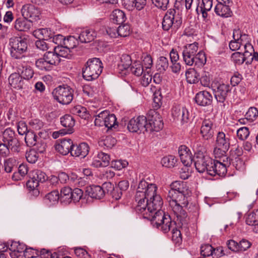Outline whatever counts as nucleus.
<instances>
[{
    "label": "nucleus",
    "mask_w": 258,
    "mask_h": 258,
    "mask_svg": "<svg viewBox=\"0 0 258 258\" xmlns=\"http://www.w3.org/2000/svg\"><path fill=\"white\" fill-rule=\"evenodd\" d=\"M157 189L156 184L141 180L135 196L136 210L145 218L150 220L154 226L167 233L170 229L172 221L170 216L161 210L163 202L161 196L157 194Z\"/></svg>",
    "instance_id": "1"
},
{
    "label": "nucleus",
    "mask_w": 258,
    "mask_h": 258,
    "mask_svg": "<svg viewBox=\"0 0 258 258\" xmlns=\"http://www.w3.org/2000/svg\"><path fill=\"white\" fill-rule=\"evenodd\" d=\"M190 196V195L180 194L174 190H169L167 196V200L177 218V221L182 225H186L189 221L187 214L183 208L187 206L188 198Z\"/></svg>",
    "instance_id": "2"
},
{
    "label": "nucleus",
    "mask_w": 258,
    "mask_h": 258,
    "mask_svg": "<svg viewBox=\"0 0 258 258\" xmlns=\"http://www.w3.org/2000/svg\"><path fill=\"white\" fill-rule=\"evenodd\" d=\"M193 148L196 151L194 164L196 170L200 173L206 172L209 174L213 159L206 153L204 147L201 144L195 143Z\"/></svg>",
    "instance_id": "3"
},
{
    "label": "nucleus",
    "mask_w": 258,
    "mask_h": 258,
    "mask_svg": "<svg viewBox=\"0 0 258 258\" xmlns=\"http://www.w3.org/2000/svg\"><path fill=\"white\" fill-rule=\"evenodd\" d=\"M103 64L99 58L89 59L83 69V77L87 81H92L99 77L102 72Z\"/></svg>",
    "instance_id": "4"
},
{
    "label": "nucleus",
    "mask_w": 258,
    "mask_h": 258,
    "mask_svg": "<svg viewBox=\"0 0 258 258\" xmlns=\"http://www.w3.org/2000/svg\"><path fill=\"white\" fill-rule=\"evenodd\" d=\"M60 61L54 50L46 52L43 57L37 59L35 62L36 67L40 70L49 71L54 66L58 64Z\"/></svg>",
    "instance_id": "5"
},
{
    "label": "nucleus",
    "mask_w": 258,
    "mask_h": 258,
    "mask_svg": "<svg viewBox=\"0 0 258 258\" xmlns=\"http://www.w3.org/2000/svg\"><path fill=\"white\" fill-rule=\"evenodd\" d=\"M52 93L54 99L62 104H69L73 99V91L68 86H59Z\"/></svg>",
    "instance_id": "6"
},
{
    "label": "nucleus",
    "mask_w": 258,
    "mask_h": 258,
    "mask_svg": "<svg viewBox=\"0 0 258 258\" xmlns=\"http://www.w3.org/2000/svg\"><path fill=\"white\" fill-rule=\"evenodd\" d=\"M11 55L15 59H20L23 56V53L27 48L26 41L21 37H14L10 39Z\"/></svg>",
    "instance_id": "7"
},
{
    "label": "nucleus",
    "mask_w": 258,
    "mask_h": 258,
    "mask_svg": "<svg viewBox=\"0 0 258 258\" xmlns=\"http://www.w3.org/2000/svg\"><path fill=\"white\" fill-rule=\"evenodd\" d=\"M181 23V18L178 15H176L175 10L169 9L163 18L162 27L166 31H168L170 28L176 30L180 26Z\"/></svg>",
    "instance_id": "8"
},
{
    "label": "nucleus",
    "mask_w": 258,
    "mask_h": 258,
    "mask_svg": "<svg viewBox=\"0 0 258 258\" xmlns=\"http://www.w3.org/2000/svg\"><path fill=\"white\" fill-rule=\"evenodd\" d=\"M163 127V122L159 113L151 110L148 116L147 132H159Z\"/></svg>",
    "instance_id": "9"
},
{
    "label": "nucleus",
    "mask_w": 258,
    "mask_h": 258,
    "mask_svg": "<svg viewBox=\"0 0 258 258\" xmlns=\"http://www.w3.org/2000/svg\"><path fill=\"white\" fill-rule=\"evenodd\" d=\"M233 40L229 42V48L232 51H235L240 48L241 45L243 46L245 49V45L250 44L249 42V37L248 35L242 34L239 29H234L233 32Z\"/></svg>",
    "instance_id": "10"
},
{
    "label": "nucleus",
    "mask_w": 258,
    "mask_h": 258,
    "mask_svg": "<svg viewBox=\"0 0 258 258\" xmlns=\"http://www.w3.org/2000/svg\"><path fill=\"white\" fill-rule=\"evenodd\" d=\"M222 160H213L212 166L209 170V174L211 176L218 175L224 176L227 172L226 167L230 164V159L227 156L223 157Z\"/></svg>",
    "instance_id": "11"
},
{
    "label": "nucleus",
    "mask_w": 258,
    "mask_h": 258,
    "mask_svg": "<svg viewBox=\"0 0 258 258\" xmlns=\"http://www.w3.org/2000/svg\"><path fill=\"white\" fill-rule=\"evenodd\" d=\"M199 44L195 42L184 47L182 51L183 61L186 65L191 66L194 64V59L198 50Z\"/></svg>",
    "instance_id": "12"
},
{
    "label": "nucleus",
    "mask_w": 258,
    "mask_h": 258,
    "mask_svg": "<svg viewBox=\"0 0 258 258\" xmlns=\"http://www.w3.org/2000/svg\"><path fill=\"white\" fill-rule=\"evenodd\" d=\"M146 117L143 115L132 118L128 123L127 128L130 132L147 131Z\"/></svg>",
    "instance_id": "13"
},
{
    "label": "nucleus",
    "mask_w": 258,
    "mask_h": 258,
    "mask_svg": "<svg viewBox=\"0 0 258 258\" xmlns=\"http://www.w3.org/2000/svg\"><path fill=\"white\" fill-rule=\"evenodd\" d=\"M253 48L251 44L245 45V50L242 52H236L231 55L232 60L236 64L240 65L243 63L249 57L251 52H253Z\"/></svg>",
    "instance_id": "14"
},
{
    "label": "nucleus",
    "mask_w": 258,
    "mask_h": 258,
    "mask_svg": "<svg viewBox=\"0 0 258 258\" xmlns=\"http://www.w3.org/2000/svg\"><path fill=\"white\" fill-rule=\"evenodd\" d=\"M216 144L217 147L214 149V153L216 157H219L218 152H222L224 154L228 150L230 145L229 141L224 133L219 132L217 137Z\"/></svg>",
    "instance_id": "15"
},
{
    "label": "nucleus",
    "mask_w": 258,
    "mask_h": 258,
    "mask_svg": "<svg viewBox=\"0 0 258 258\" xmlns=\"http://www.w3.org/2000/svg\"><path fill=\"white\" fill-rule=\"evenodd\" d=\"M21 12L24 18L31 19L30 22L39 19L40 11L37 7L32 5L27 4L23 6Z\"/></svg>",
    "instance_id": "16"
},
{
    "label": "nucleus",
    "mask_w": 258,
    "mask_h": 258,
    "mask_svg": "<svg viewBox=\"0 0 258 258\" xmlns=\"http://www.w3.org/2000/svg\"><path fill=\"white\" fill-rule=\"evenodd\" d=\"M172 115L175 119L180 120L182 123H186L189 120L190 113L184 107L178 105L172 108Z\"/></svg>",
    "instance_id": "17"
},
{
    "label": "nucleus",
    "mask_w": 258,
    "mask_h": 258,
    "mask_svg": "<svg viewBox=\"0 0 258 258\" xmlns=\"http://www.w3.org/2000/svg\"><path fill=\"white\" fill-rule=\"evenodd\" d=\"M214 121L213 119L205 118L203 121L200 133L204 140H209L214 135Z\"/></svg>",
    "instance_id": "18"
},
{
    "label": "nucleus",
    "mask_w": 258,
    "mask_h": 258,
    "mask_svg": "<svg viewBox=\"0 0 258 258\" xmlns=\"http://www.w3.org/2000/svg\"><path fill=\"white\" fill-rule=\"evenodd\" d=\"M178 154L183 164L186 166H190L192 162V156L190 150L185 145L179 147Z\"/></svg>",
    "instance_id": "19"
},
{
    "label": "nucleus",
    "mask_w": 258,
    "mask_h": 258,
    "mask_svg": "<svg viewBox=\"0 0 258 258\" xmlns=\"http://www.w3.org/2000/svg\"><path fill=\"white\" fill-rule=\"evenodd\" d=\"M73 141L70 139H63L60 143L55 146V150L60 154L66 155L69 153L71 154L73 146Z\"/></svg>",
    "instance_id": "20"
},
{
    "label": "nucleus",
    "mask_w": 258,
    "mask_h": 258,
    "mask_svg": "<svg viewBox=\"0 0 258 258\" xmlns=\"http://www.w3.org/2000/svg\"><path fill=\"white\" fill-rule=\"evenodd\" d=\"M89 149V145L86 143L73 145L71 155L73 157L84 158L88 154Z\"/></svg>",
    "instance_id": "21"
},
{
    "label": "nucleus",
    "mask_w": 258,
    "mask_h": 258,
    "mask_svg": "<svg viewBox=\"0 0 258 258\" xmlns=\"http://www.w3.org/2000/svg\"><path fill=\"white\" fill-rule=\"evenodd\" d=\"M110 159V157L107 154L100 152L93 158L91 165L97 168L106 167L108 165Z\"/></svg>",
    "instance_id": "22"
},
{
    "label": "nucleus",
    "mask_w": 258,
    "mask_h": 258,
    "mask_svg": "<svg viewBox=\"0 0 258 258\" xmlns=\"http://www.w3.org/2000/svg\"><path fill=\"white\" fill-rule=\"evenodd\" d=\"M86 193L93 199H101L104 196L105 190L100 186L93 185L86 187Z\"/></svg>",
    "instance_id": "23"
},
{
    "label": "nucleus",
    "mask_w": 258,
    "mask_h": 258,
    "mask_svg": "<svg viewBox=\"0 0 258 258\" xmlns=\"http://www.w3.org/2000/svg\"><path fill=\"white\" fill-rule=\"evenodd\" d=\"M212 96L206 91H201L197 94L195 97L196 103L201 106H208L212 102Z\"/></svg>",
    "instance_id": "24"
},
{
    "label": "nucleus",
    "mask_w": 258,
    "mask_h": 258,
    "mask_svg": "<svg viewBox=\"0 0 258 258\" xmlns=\"http://www.w3.org/2000/svg\"><path fill=\"white\" fill-rule=\"evenodd\" d=\"M170 190H174L175 191L184 194L185 195H191V192L186 182L175 181L171 184V189Z\"/></svg>",
    "instance_id": "25"
},
{
    "label": "nucleus",
    "mask_w": 258,
    "mask_h": 258,
    "mask_svg": "<svg viewBox=\"0 0 258 258\" xmlns=\"http://www.w3.org/2000/svg\"><path fill=\"white\" fill-rule=\"evenodd\" d=\"M230 91V86L224 84H220L217 87L215 96L217 101L223 103Z\"/></svg>",
    "instance_id": "26"
},
{
    "label": "nucleus",
    "mask_w": 258,
    "mask_h": 258,
    "mask_svg": "<svg viewBox=\"0 0 258 258\" xmlns=\"http://www.w3.org/2000/svg\"><path fill=\"white\" fill-rule=\"evenodd\" d=\"M213 6V0H202L201 3L198 4L196 8L198 14L201 13L204 18L208 17L207 12L210 11Z\"/></svg>",
    "instance_id": "27"
},
{
    "label": "nucleus",
    "mask_w": 258,
    "mask_h": 258,
    "mask_svg": "<svg viewBox=\"0 0 258 258\" xmlns=\"http://www.w3.org/2000/svg\"><path fill=\"white\" fill-rule=\"evenodd\" d=\"M97 33L93 29H86L83 31L79 36L82 43H88L92 41L96 37Z\"/></svg>",
    "instance_id": "28"
},
{
    "label": "nucleus",
    "mask_w": 258,
    "mask_h": 258,
    "mask_svg": "<svg viewBox=\"0 0 258 258\" xmlns=\"http://www.w3.org/2000/svg\"><path fill=\"white\" fill-rule=\"evenodd\" d=\"M23 78L18 73H13L9 78V84L13 88L21 89L23 88L24 82Z\"/></svg>",
    "instance_id": "29"
},
{
    "label": "nucleus",
    "mask_w": 258,
    "mask_h": 258,
    "mask_svg": "<svg viewBox=\"0 0 258 258\" xmlns=\"http://www.w3.org/2000/svg\"><path fill=\"white\" fill-rule=\"evenodd\" d=\"M230 5L222 4H217L215 7L216 14L223 18L231 17L232 12L230 8Z\"/></svg>",
    "instance_id": "30"
},
{
    "label": "nucleus",
    "mask_w": 258,
    "mask_h": 258,
    "mask_svg": "<svg viewBox=\"0 0 258 258\" xmlns=\"http://www.w3.org/2000/svg\"><path fill=\"white\" fill-rule=\"evenodd\" d=\"M110 19L113 23L117 24H122L126 20V17L123 11L116 9L112 11Z\"/></svg>",
    "instance_id": "31"
},
{
    "label": "nucleus",
    "mask_w": 258,
    "mask_h": 258,
    "mask_svg": "<svg viewBox=\"0 0 258 258\" xmlns=\"http://www.w3.org/2000/svg\"><path fill=\"white\" fill-rule=\"evenodd\" d=\"M60 122L62 125L67 128V133H72L73 127L75 125V120L70 115L66 114L60 118Z\"/></svg>",
    "instance_id": "32"
},
{
    "label": "nucleus",
    "mask_w": 258,
    "mask_h": 258,
    "mask_svg": "<svg viewBox=\"0 0 258 258\" xmlns=\"http://www.w3.org/2000/svg\"><path fill=\"white\" fill-rule=\"evenodd\" d=\"M18 72L22 78L25 80L31 79L34 75V72L31 67L27 65L19 66Z\"/></svg>",
    "instance_id": "33"
},
{
    "label": "nucleus",
    "mask_w": 258,
    "mask_h": 258,
    "mask_svg": "<svg viewBox=\"0 0 258 258\" xmlns=\"http://www.w3.org/2000/svg\"><path fill=\"white\" fill-rule=\"evenodd\" d=\"M59 198L57 190H53L45 195L43 199L44 203L48 206H51L57 203Z\"/></svg>",
    "instance_id": "34"
},
{
    "label": "nucleus",
    "mask_w": 258,
    "mask_h": 258,
    "mask_svg": "<svg viewBox=\"0 0 258 258\" xmlns=\"http://www.w3.org/2000/svg\"><path fill=\"white\" fill-rule=\"evenodd\" d=\"M31 26V22L28 21L26 19L18 18L15 23V28L20 31H27Z\"/></svg>",
    "instance_id": "35"
},
{
    "label": "nucleus",
    "mask_w": 258,
    "mask_h": 258,
    "mask_svg": "<svg viewBox=\"0 0 258 258\" xmlns=\"http://www.w3.org/2000/svg\"><path fill=\"white\" fill-rule=\"evenodd\" d=\"M33 35L37 38L47 40L51 37L52 33L49 29L41 28L34 31Z\"/></svg>",
    "instance_id": "36"
},
{
    "label": "nucleus",
    "mask_w": 258,
    "mask_h": 258,
    "mask_svg": "<svg viewBox=\"0 0 258 258\" xmlns=\"http://www.w3.org/2000/svg\"><path fill=\"white\" fill-rule=\"evenodd\" d=\"M187 82L190 84H195L200 80L199 74L192 68L189 69L185 73Z\"/></svg>",
    "instance_id": "37"
},
{
    "label": "nucleus",
    "mask_w": 258,
    "mask_h": 258,
    "mask_svg": "<svg viewBox=\"0 0 258 258\" xmlns=\"http://www.w3.org/2000/svg\"><path fill=\"white\" fill-rule=\"evenodd\" d=\"M116 140L111 136L103 137L98 142L99 146L110 149L116 144Z\"/></svg>",
    "instance_id": "38"
},
{
    "label": "nucleus",
    "mask_w": 258,
    "mask_h": 258,
    "mask_svg": "<svg viewBox=\"0 0 258 258\" xmlns=\"http://www.w3.org/2000/svg\"><path fill=\"white\" fill-rule=\"evenodd\" d=\"M132 59L131 56L126 54H122L120 57V60L118 63V67L120 70H126L132 65Z\"/></svg>",
    "instance_id": "39"
},
{
    "label": "nucleus",
    "mask_w": 258,
    "mask_h": 258,
    "mask_svg": "<svg viewBox=\"0 0 258 258\" xmlns=\"http://www.w3.org/2000/svg\"><path fill=\"white\" fill-rule=\"evenodd\" d=\"M71 112L82 118L86 119L89 117L87 109L81 105H77L73 107L71 109Z\"/></svg>",
    "instance_id": "40"
},
{
    "label": "nucleus",
    "mask_w": 258,
    "mask_h": 258,
    "mask_svg": "<svg viewBox=\"0 0 258 258\" xmlns=\"http://www.w3.org/2000/svg\"><path fill=\"white\" fill-rule=\"evenodd\" d=\"M39 138L33 132L30 131L26 133L25 141L27 146L33 147L36 145Z\"/></svg>",
    "instance_id": "41"
},
{
    "label": "nucleus",
    "mask_w": 258,
    "mask_h": 258,
    "mask_svg": "<svg viewBox=\"0 0 258 258\" xmlns=\"http://www.w3.org/2000/svg\"><path fill=\"white\" fill-rule=\"evenodd\" d=\"M177 162V159L175 156L173 155H169L163 157L161 161V163L162 166L167 168L173 167Z\"/></svg>",
    "instance_id": "42"
},
{
    "label": "nucleus",
    "mask_w": 258,
    "mask_h": 258,
    "mask_svg": "<svg viewBox=\"0 0 258 258\" xmlns=\"http://www.w3.org/2000/svg\"><path fill=\"white\" fill-rule=\"evenodd\" d=\"M246 223L247 225L253 226L254 227L258 226V210L248 215Z\"/></svg>",
    "instance_id": "43"
},
{
    "label": "nucleus",
    "mask_w": 258,
    "mask_h": 258,
    "mask_svg": "<svg viewBox=\"0 0 258 258\" xmlns=\"http://www.w3.org/2000/svg\"><path fill=\"white\" fill-rule=\"evenodd\" d=\"M194 59V63L199 67H203L207 61L206 54L202 51H199L197 54L196 53Z\"/></svg>",
    "instance_id": "44"
},
{
    "label": "nucleus",
    "mask_w": 258,
    "mask_h": 258,
    "mask_svg": "<svg viewBox=\"0 0 258 258\" xmlns=\"http://www.w3.org/2000/svg\"><path fill=\"white\" fill-rule=\"evenodd\" d=\"M31 178L39 182H43L47 179L46 174L39 170H34L31 173Z\"/></svg>",
    "instance_id": "45"
},
{
    "label": "nucleus",
    "mask_w": 258,
    "mask_h": 258,
    "mask_svg": "<svg viewBox=\"0 0 258 258\" xmlns=\"http://www.w3.org/2000/svg\"><path fill=\"white\" fill-rule=\"evenodd\" d=\"M216 250L210 244H204L201 247V253L204 257L213 255L214 253L216 254Z\"/></svg>",
    "instance_id": "46"
},
{
    "label": "nucleus",
    "mask_w": 258,
    "mask_h": 258,
    "mask_svg": "<svg viewBox=\"0 0 258 258\" xmlns=\"http://www.w3.org/2000/svg\"><path fill=\"white\" fill-rule=\"evenodd\" d=\"M53 50H54L58 58H60V57H69V55L71 52V50L64 45L61 46H55L53 48Z\"/></svg>",
    "instance_id": "47"
},
{
    "label": "nucleus",
    "mask_w": 258,
    "mask_h": 258,
    "mask_svg": "<svg viewBox=\"0 0 258 258\" xmlns=\"http://www.w3.org/2000/svg\"><path fill=\"white\" fill-rule=\"evenodd\" d=\"M116 124V118L114 114H109L107 112V115L105 117L104 125L108 128H111Z\"/></svg>",
    "instance_id": "48"
},
{
    "label": "nucleus",
    "mask_w": 258,
    "mask_h": 258,
    "mask_svg": "<svg viewBox=\"0 0 258 258\" xmlns=\"http://www.w3.org/2000/svg\"><path fill=\"white\" fill-rule=\"evenodd\" d=\"M130 70L135 75L139 76L143 74V66L139 61H135L130 67Z\"/></svg>",
    "instance_id": "49"
},
{
    "label": "nucleus",
    "mask_w": 258,
    "mask_h": 258,
    "mask_svg": "<svg viewBox=\"0 0 258 258\" xmlns=\"http://www.w3.org/2000/svg\"><path fill=\"white\" fill-rule=\"evenodd\" d=\"M78 44L77 39L73 36H70L67 39L65 38L63 45L71 50L76 47Z\"/></svg>",
    "instance_id": "50"
},
{
    "label": "nucleus",
    "mask_w": 258,
    "mask_h": 258,
    "mask_svg": "<svg viewBox=\"0 0 258 258\" xmlns=\"http://www.w3.org/2000/svg\"><path fill=\"white\" fill-rule=\"evenodd\" d=\"M117 35L120 37L128 36L131 33L130 26L127 24L119 26L117 29Z\"/></svg>",
    "instance_id": "51"
},
{
    "label": "nucleus",
    "mask_w": 258,
    "mask_h": 258,
    "mask_svg": "<svg viewBox=\"0 0 258 258\" xmlns=\"http://www.w3.org/2000/svg\"><path fill=\"white\" fill-rule=\"evenodd\" d=\"M34 146H35V149L38 152L40 153H44L47 147L46 140L40 137Z\"/></svg>",
    "instance_id": "52"
},
{
    "label": "nucleus",
    "mask_w": 258,
    "mask_h": 258,
    "mask_svg": "<svg viewBox=\"0 0 258 258\" xmlns=\"http://www.w3.org/2000/svg\"><path fill=\"white\" fill-rule=\"evenodd\" d=\"M24 255L25 258H34L40 256V251L31 247L25 248Z\"/></svg>",
    "instance_id": "53"
},
{
    "label": "nucleus",
    "mask_w": 258,
    "mask_h": 258,
    "mask_svg": "<svg viewBox=\"0 0 258 258\" xmlns=\"http://www.w3.org/2000/svg\"><path fill=\"white\" fill-rule=\"evenodd\" d=\"M16 160L10 158L6 160L4 162L5 170L7 173H10L12 171L13 169L16 166Z\"/></svg>",
    "instance_id": "54"
},
{
    "label": "nucleus",
    "mask_w": 258,
    "mask_h": 258,
    "mask_svg": "<svg viewBox=\"0 0 258 258\" xmlns=\"http://www.w3.org/2000/svg\"><path fill=\"white\" fill-rule=\"evenodd\" d=\"M71 194L72 189L69 187H64L60 191L59 198L69 202L71 201Z\"/></svg>",
    "instance_id": "55"
},
{
    "label": "nucleus",
    "mask_w": 258,
    "mask_h": 258,
    "mask_svg": "<svg viewBox=\"0 0 258 258\" xmlns=\"http://www.w3.org/2000/svg\"><path fill=\"white\" fill-rule=\"evenodd\" d=\"M15 137V132L10 128H7L5 130L3 134V142L7 143Z\"/></svg>",
    "instance_id": "56"
},
{
    "label": "nucleus",
    "mask_w": 258,
    "mask_h": 258,
    "mask_svg": "<svg viewBox=\"0 0 258 258\" xmlns=\"http://www.w3.org/2000/svg\"><path fill=\"white\" fill-rule=\"evenodd\" d=\"M249 129L247 127H240L237 131V136L241 141L246 140L249 136Z\"/></svg>",
    "instance_id": "57"
},
{
    "label": "nucleus",
    "mask_w": 258,
    "mask_h": 258,
    "mask_svg": "<svg viewBox=\"0 0 258 258\" xmlns=\"http://www.w3.org/2000/svg\"><path fill=\"white\" fill-rule=\"evenodd\" d=\"M258 116V110L255 107H250L246 112L245 116L249 119V122L254 120Z\"/></svg>",
    "instance_id": "58"
},
{
    "label": "nucleus",
    "mask_w": 258,
    "mask_h": 258,
    "mask_svg": "<svg viewBox=\"0 0 258 258\" xmlns=\"http://www.w3.org/2000/svg\"><path fill=\"white\" fill-rule=\"evenodd\" d=\"M25 248V246L24 244L16 241L12 242L9 247L11 251H17L21 253L24 252Z\"/></svg>",
    "instance_id": "59"
},
{
    "label": "nucleus",
    "mask_w": 258,
    "mask_h": 258,
    "mask_svg": "<svg viewBox=\"0 0 258 258\" xmlns=\"http://www.w3.org/2000/svg\"><path fill=\"white\" fill-rule=\"evenodd\" d=\"M50 42H53L54 44H57V46H61L64 44L65 38L60 34H57L54 36L51 35V37L49 38Z\"/></svg>",
    "instance_id": "60"
},
{
    "label": "nucleus",
    "mask_w": 258,
    "mask_h": 258,
    "mask_svg": "<svg viewBox=\"0 0 258 258\" xmlns=\"http://www.w3.org/2000/svg\"><path fill=\"white\" fill-rule=\"evenodd\" d=\"M7 144L12 151L16 152L19 151L20 144L19 140L16 137L11 140V141L7 142Z\"/></svg>",
    "instance_id": "61"
},
{
    "label": "nucleus",
    "mask_w": 258,
    "mask_h": 258,
    "mask_svg": "<svg viewBox=\"0 0 258 258\" xmlns=\"http://www.w3.org/2000/svg\"><path fill=\"white\" fill-rule=\"evenodd\" d=\"M83 190L78 188L72 190L71 194V200L74 201L75 202L79 201L83 196Z\"/></svg>",
    "instance_id": "62"
},
{
    "label": "nucleus",
    "mask_w": 258,
    "mask_h": 258,
    "mask_svg": "<svg viewBox=\"0 0 258 258\" xmlns=\"http://www.w3.org/2000/svg\"><path fill=\"white\" fill-rule=\"evenodd\" d=\"M169 63L167 58L161 56L158 61V67L160 71H165L168 68Z\"/></svg>",
    "instance_id": "63"
},
{
    "label": "nucleus",
    "mask_w": 258,
    "mask_h": 258,
    "mask_svg": "<svg viewBox=\"0 0 258 258\" xmlns=\"http://www.w3.org/2000/svg\"><path fill=\"white\" fill-rule=\"evenodd\" d=\"M127 164L128 163L126 161L115 160L111 162V166L116 170H119L125 167Z\"/></svg>",
    "instance_id": "64"
}]
</instances>
